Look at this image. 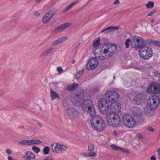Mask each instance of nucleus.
<instances>
[{
  "label": "nucleus",
  "instance_id": "nucleus-1",
  "mask_svg": "<svg viewBox=\"0 0 160 160\" xmlns=\"http://www.w3.org/2000/svg\"><path fill=\"white\" fill-rule=\"evenodd\" d=\"M100 38L93 41L92 49L94 55L99 60L103 61L113 56L117 52L116 46L110 44H100Z\"/></svg>",
  "mask_w": 160,
  "mask_h": 160
},
{
  "label": "nucleus",
  "instance_id": "nucleus-2",
  "mask_svg": "<svg viewBox=\"0 0 160 160\" xmlns=\"http://www.w3.org/2000/svg\"><path fill=\"white\" fill-rule=\"evenodd\" d=\"M125 42V47H129L130 45L131 47L136 49H139L143 45H146V42L143 38L137 35L132 36L130 33H127L126 37Z\"/></svg>",
  "mask_w": 160,
  "mask_h": 160
},
{
  "label": "nucleus",
  "instance_id": "nucleus-3",
  "mask_svg": "<svg viewBox=\"0 0 160 160\" xmlns=\"http://www.w3.org/2000/svg\"><path fill=\"white\" fill-rule=\"evenodd\" d=\"M160 101V98L157 95H151L147 100V106L144 109L145 113L146 114L151 113L158 107Z\"/></svg>",
  "mask_w": 160,
  "mask_h": 160
},
{
  "label": "nucleus",
  "instance_id": "nucleus-4",
  "mask_svg": "<svg viewBox=\"0 0 160 160\" xmlns=\"http://www.w3.org/2000/svg\"><path fill=\"white\" fill-rule=\"evenodd\" d=\"M90 123L92 128L98 132H101L106 127L105 122L102 117L100 116H92Z\"/></svg>",
  "mask_w": 160,
  "mask_h": 160
},
{
  "label": "nucleus",
  "instance_id": "nucleus-5",
  "mask_svg": "<svg viewBox=\"0 0 160 160\" xmlns=\"http://www.w3.org/2000/svg\"><path fill=\"white\" fill-rule=\"evenodd\" d=\"M106 117L108 123L110 126L116 127L119 125L121 121L118 114H112L111 112H108L106 114Z\"/></svg>",
  "mask_w": 160,
  "mask_h": 160
},
{
  "label": "nucleus",
  "instance_id": "nucleus-6",
  "mask_svg": "<svg viewBox=\"0 0 160 160\" xmlns=\"http://www.w3.org/2000/svg\"><path fill=\"white\" fill-rule=\"evenodd\" d=\"M139 53L140 57L142 59L149 60L152 56V50L151 47L143 45L140 48Z\"/></svg>",
  "mask_w": 160,
  "mask_h": 160
},
{
  "label": "nucleus",
  "instance_id": "nucleus-7",
  "mask_svg": "<svg viewBox=\"0 0 160 160\" xmlns=\"http://www.w3.org/2000/svg\"><path fill=\"white\" fill-rule=\"evenodd\" d=\"M82 109L83 111L89 113L92 116H94L96 114L93 103L90 99L86 100L82 102Z\"/></svg>",
  "mask_w": 160,
  "mask_h": 160
},
{
  "label": "nucleus",
  "instance_id": "nucleus-8",
  "mask_svg": "<svg viewBox=\"0 0 160 160\" xmlns=\"http://www.w3.org/2000/svg\"><path fill=\"white\" fill-rule=\"evenodd\" d=\"M50 147L52 152L57 153H63L68 148V146L66 144L59 143L52 144Z\"/></svg>",
  "mask_w": 160,
  "mask_h": 160
},
{
  "label": "nucleus",
  "instance_id": "nucleus-9",
  "mask_svg": "<svg viewBox=\"0 0 160 160\" xmlns=\"http://www.w3.org/2000/svg\"><path fill=\"white\" fill-rule=\"evenodd\" d=\"M122 122L125 126L129 128L134 127L136 124L134 118L131 115L125 114L122 118Z\"/></svg>",
  "mask_w": 160,
  "mask_h": 160
},
{
  "label": "nucleus",
  "instance_id": "nucleus-10",
  "mask_svg": "<svg viewBox=\"0 0 160 160\" xmlns=\"http://www.w3.org/2000/svg\"><path fill=\"white\" fill-rule=\"evenodd\" d=\"M105 96L107 101L111 102L117 101L119 98L118 94L116 92L113 91H108Z\"/></svg>",
  "mask_w": 160,
  "mask_h": 160
},
{
  "label": "nucleus",
  "instance_id": "nucleus-11",
  "mask_svg": "<svg viewBox=\"0 0 160 160\" xmlns=\"http://www.w3.org/2000/svg\"><path fill=\"white\" fill-rule=\"evenodd\" d=\"M147 92L150 94H158L160 92V83L153 82L150 84Z\"/></svg>",
  "mask_w": 160,
  "mask_h": 160
},
{
  "label": "nucleus",
  "instance_id": "nucleus-12",
  "mask_svg": "<svg viewBox=\"0 0 160 160\" xmlns=\"http://www.w3.org/2000/svg\"><path fill=\"white\" fill-rule=\"evenodd\" d=\"M66 112L68 117L70 118L77 119L79 117V113L73 108H68L66 109Z\"/></svg>",
  "mask_w": 160,
  "mask_h": 160
},
{
  "label": "nucleus",
  "instance_id": "nucleus-13",
  "mask_svg": "<svg viewBox=\"0 0 160 160\" xmlns=\"http://www.w3.org/2000/svg\"><path fill=\"white\" fill-rule=\"evenodd\" d=\"M109 110L112 114H117V112H121V104L118 102H116L111 103L109 106Z\"/></svg>",
  "mask_w": 160,
  "mask_h": 160
},
{
  "label": "nucleus",
  "instance_id": "nucleus-14",
  "mask_svg": "<svg viewBox=\"0 0 160 160\" xmlns=\"http://www.w3.org/2000/svg\"><path fill=\"white\" fill-rule=\"evenodd\" d=\"M98 64L97 59L94 58H90L86 64L85 68L88 70H91L96 68Z\"/></svg>",
  "mask_w": 160,
  "mask_h": 160
},
{
  "label": "nucleus",
  "instance_id": "nucleus-15",
  "mask_svg": "<svg viewBox=\"0 0 160 160\" xmlns=\"http://www.w3.org/2000/svg\"><path fill=\"white\" fill-rule=\"evenodd\" d=\"M147 95L143 93H139L134 98V101L138 105H142L145 102Z\"/></svg>",
  "mask_w": 160,
  "mask_h": 160
},
{
  "label": "nucleus",
  "instance_id": "nucleus-16",
  "mask_svg": "<svg viewBox=\"0 0 160 160\" xmlns=\"http://www.w3.org/2000/svg\"><path fill=\"white\" fill-rule=\"evenodd\" d=\"M55 12L53 10H50L44 15L42 18V22L46 24L49 22L50 19L55 14Z\"/></svg>",
  "mask_w": 160,
  "mask_h": 160
},
{
  "label": "nucleus",
  "instance_id": "nucleus-17",
  "mask_svg": "<svg viewBox=\"0 0 160 160\" xmlns=\"http://www.w3.org/2000/svg\"><path fill=\"white\" fill-rule=\"evenodd\" d=\"M83 99V97H81L78 95H72L71 96V101L74 105L79 106L81 105Z\"/></svg>",
  "mask_w": 160,
  "mask_h": 160
},
{
  "label": "nucleus",
  "instance_id": "nucleus-18",
  "mask_svg": "<svg viewBox=\"0 0 160 160\" xmlns=\"http://www.w3.org/2000/svg\"><path fill=\"white\" fill-rule=\"evenodd\" d=\"M19 143L20 144L23 145H32L35 144H40L42 143V142L38 140H23L19 142Z\"/></svg>",
  "mask_w": 160,
  "mask_h": 160
},
{
  "label": "nucleus",
  "instance_id": "nucleus-19",
  "mask_svg": "<svg viewBox=\"0 0 160 160\" xmlns=\"http://www.w3.org/2000/svg\"><path fill=\"white\" fill-rule=\"evenodd\" d=\"M130 112L134 116H140L142 113V110L140 108L136 107H132Z\"/></svg>",
  "mask_w": 160,
  "mask_h": 160
},
{
  "label": "nucleus",
  "instance_id": "nucleus-20",
  "mask_svg": "<svg viewBox=\"0 0 160 160\" xmlns=\"http://www.w3.org/2000/svg\"><path fill=\"white\" fill-rule=\"evenodd\" d=\"M26 156L24 155L22 157L24 160H31L35 158V155L31 152L29 151H27L25 153Z\"/></svg>",
  "mask_w": 160,
  "mask_h": 160
},
{
  "label": "nucleus",
  "instance_id": "nucleus-21",
  "mask_svg": "<svg viewBox=\"0 0 160 160\" xmlns=\"http://www.w3.org/2000/svg\"><path fill=\"white\" fill-rule=\"evenodd\" d=\"M68 38V37L67 36L60 38L52 42V44L53 46H55L67 40Z\"/></svg>",
  "mask_w": 160,
  "mask_h": 160
},
{
  "label": "nucleus",
  "instance_id": "nucleus-22",
  "mask_svg": "<svg viewBox=\"0 0 160 160\" xmlns=\"http://www.w3.org/2000/svg\"><path fill=\"white\" fill-rule=\"evenodd\" d=\"M108 105V104L107 101L104 98H101L99 101L98 107L99 108H102L103 107Z\"/></svg>",
  "mask_w": 160,
  "mask_h": 160
},
{
  "label": "nucleus",
  "instance_id": "nucleus-23",
  "mask_svg": "<svg viewBox=\"0 0 160 160\" xmlns=\"http://www.w3.org/2000/svg\"><path fill=\"white\" fill-rule=\"evenodd\" d=\"M50 96L52 100H53L55 99H59V95L54 90L50 89Z\"/></svg>",
  "mask_w": 160,
  "mask_h": 160
},
{
  "label": "nucleus",
  "instance_id": "nucleus-24",
  "mask_svg": "<svg viewBox=\"0 0 160 160\" xmlns=\"http://www.w3.org/2000/svg\"><path fill=\"white\" fill-rule=\"evenodd\" d=\"M78 86V84L73 83L71 84L68 85L67 86L66 89L69 91H74Z\"/></svg>",
  "mask_w": 160,
  "mask_h": 160
},
{
  "label": "nucleus",
  "instance_id": "nucleus-25",
  "mask_svg": "<svg viewBox=\"0 0 160 160\" xmlns=\"http://www.w3.org/2000/svg\"><path fill=\"white\" fill-rule=\"evenodd\" d=\"M119 28L118 27H109L101 32V33L105 32V33L109 32L115 30H118Z\"/></svg>",
  "mask_w": 160,
  "mask_h": 160
},
{
  "label": "nucleus",
  "instance_id": "nucleus-26",
  "mask_svg": "<svg viewBox=\"0 0 160 160\" xmlns=\"http://www.w3.org/2000/svg\"><path fill=\"white\" fill-rule=\"evenodd\" d=\"M100 112L103 115H106L109 110V105L99 108Z\"/></svg>",
  "mask_w": 160,
  "mask_h": 160
},
{
  "label": "nucleus",
  "instance_id": "nucleus-27",
  "mask_svg": "<svg viewBox=\"0 0 160 160\" xmlns=\"http://www.w3.org/2000/svg\"><path fill=\"white\" fill-rule=\"evenodd\" d=\"M53 47H50L46 50L44 51L41 54V56L42 57H44L47 56L53 50Z\"/></svg>",
  "mask_w": 160,
  "mask_h": 160
},
{
  "label": "nucleus",
  "instance_id": "nucleus-28",
  "mask_svg": "<svg viewBox=\"0 0 160 160\" xmlns=\"http://www.w3.org/2000/svg\"><path fill=\"white\" fill-rule=\"evenodd\" d=\"M84 69H82L76 73L75 76V78L78 81H80L79 78H80L82 76L84 71Z\"/></svg>",
  "mask_w": 160,
  "mask_h": 160
},
{
  "label": "nucleus",
  "instance_id": "nucleus-29",
  "mask_svg": "<svg viewBox=\"0 0 160 160\" xmlns=\"http://www.w3.org/2000/svg\"><path fill=\"white\" fill-rule=\"evenodd\" d=\"M65 29L62 25H61L54 30L55 32H59L63 31Z\"/></svg>",
  "mask_w": 160,
  "mask_h": 160
},
{
  "label": "nucleus",
  "instance_id": "nucleus-30",
  "mask_svg": "<svg viewBox=\"0 0 160 160\" xmlns=\"http://www.w3.org/2000/svg\"><path fill=\"white\" fill-rule=\"evenodd\" d=\"M154 3L152 1H149L146 4V7L147 8L151 9L152 8L154 7Z\"/></svg>",
  "mask_w": 160,
  "mask_h": 160
},
{
  "label": "nucleus",
  "instance_id": "nucleus-31",
  "mask_svg": "<svg viewBox=\"0 0 160 160\" xmlns=\"http://www.w3.org/2000/svg\"><path fill=\"white\" fill-rule=\"evenodd\" d=\"M50 151V148L48 147H44L43 149V153L45 155H47L48 154Z\"/></svg>",
  "mask_w": 160,
  "mask_h": 160
},
{
  "label": "nucleus",
  "instance_id": "nucleus-32",
  "mask_svg": "<svg viewBox=\"0 0 160 160\" xmlns=\"http://www.w3.org/2000/svg\"><path fill=\"white\" fill-rule=\"evenodd\" d=\"M88 153V157H96L97 156V153L94 151H90Z\"/></svg>",
  "mask_w": 160,
  "mask_h": 160
},
{
  "label": "nucleus",
  "instance_id": "nucleus-33",
  "mask_svg": "<svg viewBox=\"0 0 160 160\" xmlns=\"http://www.w3.org/2000/svg\"><path fill=\"white\" fill-rule=\"evenodd\" d=\"M73 7V6L72 5L70 4L67 7L65 8L63 10V13H65L66 12H67L68 11H69L70 9H71V8H72Z\"/></svg>",
  "mask_w": 160,
  "mask_h": 160
},
{
  "label": "nucleus",
  "instance_id": "nucleus-34",
  "mask_svg": "<svg viewBox=\"0 0 160 160\" xmlns=\"http://www.w3.org/2000/svg\"><path fill=\"white\" fill-rule=\"evenodd\" d=\"M151 43L153 45H154V46H160V41H152L151 42Z\"/></svg>",
  "mask_w": 160,
  "mask_h": 160
},
{
  "label": "nucleus",
  "instance_id": "nucleus-35",
  "mask_svg": "<svg viewBox=\"0 0 160 160\" xmlns=\"http://www.w3.org/2000/svg\"><path fill=\"white\" fill-rule=\"evenodd\" d=\"M32 149L34 152L37 153L39 152L40 151V149L35 146L32 147Z\"/></svg>",
  "mask_w": 160,
  "mask_h": 160
},
{
  "label": "nucleus",
  "instance_id": "nucleus-36",
  "mask_svg": "<svg viewBox=\"0 0 160 160\" xmlns=\"http://www.w3.org/2000/svg\"><path fill=\"white\" fill-rule=\"evenodd\" d=\"M63 26V28L65 29H66L71 25V23L70 22L66 23L63 24H62Z\"/></svg>",
  "mask_w": 160,
  "mask_h": 160
},
{
  "label": "nucleus",
  "instance_id": "nucleus-37",
  "mask_svg": "<svg viewBox=\"0 0 160 160\" xmlns=\"http://www.w3.org/2000/svg\"><path fill=\"white\" fill-rule=\"evenodd\" d=\"M94 149V145L92 144H90L89 145L88 147V150L89 151H92Z\"/></svg>",
  "mask_w": 160,
  "mask_h": 160
},
{
  "label": "nucleus",
  "instance_id": "nucleus-38",
  "mask_svg": "<svg viewBox=\"0 0 160 160\" xmlns=\"http://www.w3.org/2000/svg\"><path fill=\"white\" fill-rule=\"evenodd\" d=\"M157 11V9H153L147 14V16H152L154 13L156 12Z\"/></svg>",
  "mask_w": 160,
  "mask_h": 160
},
{
  "label": "nucleus",
  "instance_id": "nucleus-39",
  "mask_svg": "<svg viewBox=\"0 0 160 160\" xmlns=\"http://www.w3.org/2000/svg\"><path fill=\"white\" fill-rule=\"evenodd\" d=\"M119 151H120L123 152H126L127 153H130L129 151H128V150H127V149H125V148H121L120 147Z\"/></svg>",
  "mask_w": 160,
  "mask_h": 160
},
{
  "label": "nucleus",
  "instance_id": "nucleus-40",
  "mask_svg": "<svg viewBox=\"0 0 160 160\" xmlns=\"http://www.w3.org/2000/svg\"><path fill=\"white\" fill-rule=\"evenodd\" d=\"M111 148L113 150H119L120 147L117 146H116L114 144H112L111 145Z\"/></svg>",
  "mask_w": 160,
  "mask_h": 160
},
{
  "label": "nucleus",
  "instance_id": "nucleus-41",
  "mask_svg": "<svg viewBox=\"0 0 160 160\" xmlns=\"http://www.w3.org/2000/svg\"><path fill=\"white\" fill-rule=\"evenodd\" d=\"M57 70L59 73H60L62 72L63 71V70L62 69V68L60 67H58L57 68Z\"/></svg>",
  "mask_w": 160,
  "mask_h": 160
},
{
  "label": "nucleus",
  "instance_id": "nucleus-42",
  "mask_svg": "<svg viewBox=\"0 0 160 160\" xmlns=\"http://www.w3.org/2000/svg\"><path fill=\"white\" fill-rule=\"evenodd\" d=\"M43 160H54V159L51 156H49L47 157Z\"/></svg>",
  "mask_w": 160,
  "mask_h": 160
},
{
  "label": "nucleus",
  "instance_id": "nucleus-43",
  "mask_svg": "<svg viewBox=\"0 0 160 160\" xmlns=\"http://www.w3.org/2000/svg\"><path fill=\"white\" fill-rule=\"evenodd\" d=\"M136 137L139 139H142L143 138L142 136L139 133H138L136 134Z\"/></svg>",
  "mask_w": 160,
  "mask_h": 160
},
{
  "label": "nucleus",
  "instance_id": "nucleus-44",
  "mask_svg": "<svg viewBox=\"0 0 160 160\" xmlns=\"http://www.w3.org/2000/svg\"><path fill=\"white\" fill-rule=\"evenodd\" d=\"M81 154L82 156H83L85 157L86 158L88 157V153H85L84 152H82Z\"/></svg>",
  "mask_w": 160,
  "mask_h": 160
},
{
  "label": "nucleus",
  "instance_id": "nucleus-45",
  "mask_svg": "<svg viewBox=\"0 0 160 160\" xmlns=\"http://www.w3.org/2000/svg\"><path fill=\"white\" fill-rule=\"evenodd\" d=\"M6 152L8 155H10L12 153V151L10 149H7L6 150Z\"/></svg>",
  "mask_w": 160,
  "mask_h": 160
},
{
  "label": "nucleus",
  "instance_id": "nucleus-46",
  "mask_svg": "<svg viewBox=\"0 0 160 160\" xmlns=\"http://www.w3.org/2000/svg\"><path fill=\"white\" fill-rule=\"evenodd\" d=\"M157 152L158 153V158L160 160V148L158 149Z\"/></svg>",
  "mask_w": 160,
  "mask_h": 160
},
{
  "label": "nucleus",
  "instance_id": "nucleus-47",
  "mask_svg": "<svg viewBox=\"0 0 160 160\" xmlns=\"http://www.w3.org/2000/svg\"><path fill=\"white\" fill-rule=\"evenodd\" d=\"M148 131L152 132H154L155 131V130L152 127H149L148 128Z\"/></svg>",
  "mask_w": 160,
  "mask_h": 160
},
{
  "label": "nucleus",
  "instance_id": "nucleus-48",
  "mask_svg": "<svg viewBox=\"0 0 160 160\" xmlns=\"http://www.w3.org/2000/svg\"><path fill=\"white\" fill-rule=\"evenodd\" d=\"M154 74L156 77H158L160 76V73H158L157 71L154 72Z\"/></svg>",
  "mask_w": 160,
  "mask_h": 160
},
{
  "label": "nucleus",
  "instance_id": "nucleus-49",
  "mask_svg": "<svg viewBox=\"0 0 160 160\" xmlns=\"http://www.w3.org/2000/svg\"><path fill=\"white\" fill-rule=\"evenodd\" d=\"M120 2L118 0H116L113 3L114 5H117L119 4Z\"/></svg>",
  "mask_w": 160,
  "mask_h": 160
},
{
  "label": "nucleus",
  "instance_id": "nucleus-50",
  "mask_svg": "<svg viewBox=\"0 0 160 160\" xmlns=\"http://www.w3.org/2000/svg\"><path fill=\"white\" fill-rule=\"evenodd\" d=\"M113 133L115 136H117L118 135V132L116 130H114Z\"/></svg>",
  "mask_w": 160,
  "mask_h": 160
},
{
  "label": "nucleus",
  "instance_id": "nucleus-51",
  "mask_svg": "<svg viewBox=\"0 0 160 160\" xmlns=\"http://www.w3.org/2000/svg\"><path fill=\"white\" fill-rule=\"evenodd\" d=\"M78 0L75 1L73 2H72V3H71V4L73 7L74 5H75L78 3Z\"/></svg>",
  "mask_w": 160,
  "mask_h": 160
},
{
  "label": "nucleus",
  "instance_id": "nucleus-52",
  "mask_svg": "<svg viewBox=\"0 0 160 160\" xmlns=\"http://www.w3.org/2000/svg\"><path fill=\"white\" fill-rule=\"evenodd\" d=\"M156 158L154 155L152 156L150 158V160H156Z\"/></svg>",
  "mask_w": 160,
  "mask_h": 160
},
{
  "label": "nucleus",
  "instance_id": "nucleus-53",
  "mask_svg": "<svg viewBox=\"0 0 160 160\" xmlns=\"http://www.w3.org/2000/svg\"><path fill=\"white\" fill-rule=\"evenodd\" d=\"M34 15L36 16H40V14L38 12H36L34 13Z\"/></svg>",
  "mask_w": 160,
  "mask_h": 160
},
{
  "label": "nucleus",
  "instance_id": "nucleus-54",
  "mask_svg": "<svg viewBox=\"0 0 160 160\" xmlns=\"http://www.w3.org/2000/svg\"><path fill=\"white\" fill-rule=\"evenodd\" d=\"M8 160H14L11 157L9 156L8 157Z\"/></svg>",
  "mask_w": 160,
  "mask_h": 160
},
{
  "label": "nucleus",
  "instance_id": "nucleus-55",
  "mask_svg": "<svg viewBox=\"0 0 160 160\" xmlns=\"http://www.w3.org/2000/svg\"><path fill=\"white\" fill-rule=\"evenodd\" d=\"M37 125L38 126H39L40 127H42V124H41L40 123H39V122H38V123H37Z\"/></svg>",
  "mask_w": 160,
  "mask_h": 160
},
{
  "label": "nucleus",
  "instance_id": "nucleus-56",
  "mask_svg": "<svg viewBox=\"0 0 160 160\" xmlns=\"http://www.w3.org/2000/svg\"><path fill=\"white\" fill-rule=\"evenodd\" d=\"M42 0H36L35 2H36V3H38Z\"/></svg>",
  "mask_w": 160,
  "mask_h": 160
},
{
  "label": "nucleus",
  "instance_id": "nucleus-57",
  "mask_svg": "<svg viewBox=\"0 0 160 160\" xmlns=\"http://www.w3.org/2000/svg\"><path fill=\"white\" fill-rule=\"evenodd\" d=\"M154 21V19H152L151 20V22L153 23Z\"/></svg>",
  "mask_w": 160,
  "mask_h": 160
},
{
  "label": "nucleus",
  "instance_id": "nucleus-58",
  "mask_svg": "<svg viewBox=\"0 0 160 160\" xmlns=\"http://www.w3.org/2000/svg\"><path fill=\"white\" fill-rule=\"evenodd\" d=\"M72 63L73 64H74L75 62V61L73 60H72Z\"/></svg>",
  "mask_w": 160,
  "mask_h": 160
}]
</instances>
